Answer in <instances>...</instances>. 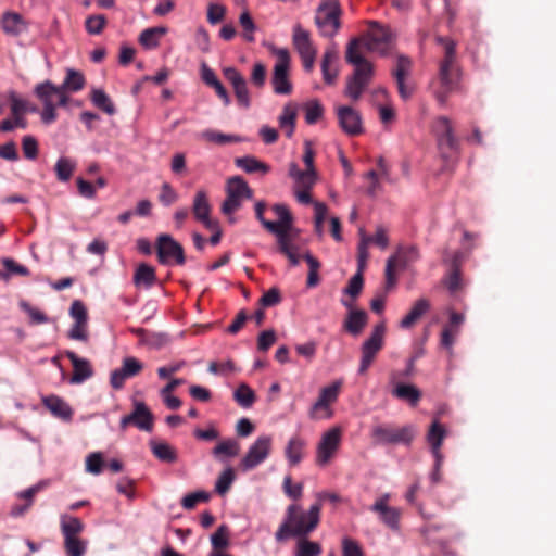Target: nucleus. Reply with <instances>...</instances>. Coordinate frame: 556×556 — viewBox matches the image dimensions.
I'll return each mask as SVG.
<instances>
[{"instance_id":"obj_27","label":"nucleus","mask_w":556,"mask_h":556,"mask_svg":"<svg viewBox=\"0 0 556 556\" xmlns=\"http://www.w3.org/2000/svg\"><path fill=\"white\" fill-rule=\"evenodd\" d=\"M445 435V428L438 420H434L431 424L430 429L427 433V441L430 445L431 453L434 459H438L439 462L441 456H443V454L441 453V446Z\"/></svg>"},{"instance_id":"obj_46","label":"nucleus","mask_w":556,"mask_h":556,"mask_svg":"<svg viewBox=\"0 0 556 556\" xmlns=\"http://www.w3.org/2000/svg\"><path fill=\"white\" fill-rule=\"evenodd\" d=\"M458 255L455 254L452 261V271L445 278L444 283L447 290L454 294L462 288L460 269L457 265Z\"/></svg>"},{"instance_id":"obj_23","label":"nucleus","mask_w":556,"mask_h":556,"mask_svg":"<svg viewBox=\"0 0 556 556\" xmlns=\"http://www.w3.org/2000/svg\"><path fill=\"white\" fill-rule=\"evenodd\" d=\"M338 59H339V55H338L337 47L334 45L329 46L323 55V60H321V64H320L323 79L327 85H333L338 77V73H339L338 67H337Z\"/></svg>"},{"instance_id":"obj_5","label":"nucleus","mask_w":556,"mask_h":556,"mask_svg":"<svg viewBox=\"0 0 556 556\" xmlns=\"http://www.w3.org/2000/svg\"><path fill=\"white\" fill-rule=\"evenodd\" d=\"M341 7L339 0H325L318 8L315 23L324 37H333L340 29Z\"/></svg>"},{"instance_id":"obj_15","label":"nucleus","mask_w":556,"mask_h":556,"mask_svg":"<svg viewBox=\"0 0 556 556\" xmlns=\"http://www.w3.org/2000/svg\"><path fill=\"white\" fill-rule=\"evenodd\" d=\"M342 441V428L331 427L321 434L316 447V464L326 466L337 454Z\"/></svg>"},{"instance_id":"obj_18","label":"nucleus","mask_w":556,"mask_h":556,"mask_svg":"<svg viewBox=\"0 0 556 556\" xmlns=\"http://www.w3.org/2000/svg\"><path fill=\"white\" fill-rule=\"evenodd\" d=\"M419 258V251L415 245L399 250L397 254L390 256L386 265V289L389 291L395 286L394 267L396 265L406 267Z\"/></svg>"},{"instance_id":"obj_34","label":"nucleus","mask_w":556,"mask_h":556,"mask_svg":"<svg viewBox=\"0 0 556 556\" xmlns=\"http://www.w3.org/2000/svg\"><path fill=\"white\" fill-rule=\"evenodd\" d=\"M289 175L295 181L299 187L311 189L316 181V169L302 170L295 163H291L289 166Z\"/></svg>"},{"instance_id":"obj_54","label":"nucleus","mask_w":556,"mask_h":556,"mask_svg":"<svg viewBox=\"0 0 556 556\" xmlns=\"http://www.w3.org/2000/svg\"><path fill=\"white\" fill-rule=\"evenodd\" d=\"M211 544L214 549H223L229 544V529L226 525H222L211 535Z\"/></svg>"},{"instance_id":"obj_47","label":"nucleus","mask_w":556,"mask_h":556,"mask_svg":"<svg viewBox=\"0 0 556 556\" xmlns=\"http://www.w3.org/2000/svg\"><path fill=\"white\" fill-rule=\"evenodd\" d=\"M240 452L239 443L233 439H228L219 442L212 451L215 457L225 455L227 457H235Z\"/></svg>"},{"instance_id":"obj_36","label":"nucleus","mask_w":556,"mask_h":556,"mask_svg":"<svg viewBox=\"0 0 556 556\" xmlns=\"http://www.w3.org/2000/svg\"><path fill=\"white\" fill-rule=\"evenodd\" d=\"M152 454L161 462L173 464L177 460L176 450L166 442L150 441Z\"/></svg>"},{"instance_id":"obj_17","label":"nucleus","mask_w":556,"mask_h":556,"mask_svg":"<svg viewBox=\"0 0 556 556\" xmlns=\"http://www.w3.org/2000/svg\"><path fill=\"white\" fill-rule=\"evenodd\" d=\"M156 254L161 264L166 265L174 260L178 265L186 262L182 245L170 235L162 233L156 239Z\"/></svg>"},{"instance_id":"obj_51","label":"nucleus","mask_w":556,"mask_h":556,"mask_svg":"<svg viewBox=\"0 0 556 556\" xmlns=\"http://www.w3.org/2000/svg\"><path fill=\"white\" fill-rule=\"evenodd\" d=\"M75 169V163L67 157H60L55 164L56 177L60 181H68Z\"/></svg>"},{"instance_id":"obj_45","label":"nucleus","mask_w":556,"mask_h":556,"mask_svg":"<svg viewBox=\"0 0 556 556\" xmlns=\"http://www.w3.org/2000/svg\"><path fill=\"white\" fill-rule=\"evenodd\" d=\"M361 240L357 245V269L364 271L369 257L368 245L371 243V237L365 235L364 230H359Z\"/></svg>"},{"instance_id":"obj_14","label":"nucleus","mask_w":556,"mask_h":556,"mask_svg":"<svg viewBox=\"0 0 556 556\" xmlns=\"http://www.w3.org/2000/svg\"><path fill=\"white\" fill-rule=\"evenodd\" d=\"M292 43L299 53L305 72H312L315 65L317 50L311 40V34L300 24H295L292 29Z\"/></svg>"},{"instance_id":"obj_62","label":"nucleus","mask_w":556,"mask_h":556,"mask_svg":"<svg viewBox=\"0 0 556 556\" xmlns=\"http://www.w3.org/2000/svg\"><path fill=\"white\" fill-rule=\"evenodd\" d=\"M70 316L74 321L88 323V312L80 300H75L70 307Z\"/></svg>"},{"instance_id":"obj_31","label":"nucleus","mask_w":556,"mask_h":556,"mask_svg":"<svg viewBox=\"0 0 556 556\" xmlns=\"http://www.w3.org/2000/svg\"><path fill=\"white\" fill-rule=\"evenodd\" d=\"M430 308V303L426 299L417 300L410 311L402 318L400 321V327L404 329H409L413 327L419 318L426 314Z\"/></svg>"},{"instance_id":"obj_63","label":"nucleus","mask_w":556,"mask_h":556,"mask_svg":"<svg viewBox=\"0 0 556 556\" xmlns=\"http://www.w3.org/2000/svg\"><path fill=\"white\" fill-rule=\"evenodd\" d=\"M281 302V294L278 288L273 287L266 291L260 299L258 303L262 307H270Z\"/></svg>"},{"instance_id":"obj_53","label":"nucleus","mask_w":556,"mask_h":556,"mask_svg":"<svg viewBox=\"0 0 556 556\" xmlns=\"http://www.w3.org/2000/svg\"><path fill=\"white\" fill-rule=\"evenodd\" d=\"M321 554V546L317 542L308 540H300L298 542L295 556H319Z\"/></svg>"},{"instance_id":"obj_39","label":"nucleus","mask_w":556,"mask_h":556,"mask_svg":"<svg viewBox=\"0 0 556 556\" xmlns=\"http://www.w3.org/2000/svg\"><path fill=\"white\" fill-rule=\"evenodd\" d=\"M61 532L64 539L78 538L84 530V523L75 516L63 515L61 516Z\"/></svg>"},{"instance_id":"obj_43","label":"nucleus","mask_w":556,"mask_h":556,"mask_svg":"<svg viewBox=\"0 0 556 556\" xmlns=\"http://www.w3.org/2000/svg\"><path fill=\"white\" fill-rule=\"evenodd\" d=\"M92 103L108 115L115 114L116 110L111 98L102 89H93L91 92Z\"/></svg>"},{"instance_id":"obj_26","label":"nucleus","mask_w":556,"mask_h":556,"mask_svg":"<svg viewBox=\"0 0 556 556\" xmlns=\"http://www.w3.org/2000/svg\"><path fill=\"white\" fill-rule=\"evenodd\" d=\"M129 415H135L131 424L138 429L151 432L153 429V415L143 402H136L134 410Z\"/></svg>"},{"instance_id":"obj_44","label":"nucleus","mask_w":556,"mask_h":556,"mask_svg":"<svg viewBox=\"0 0 556 556\" xmlns=\"http://www.w3.org/2000/svg\"><path fill=\"white\" fill-rule=\"evenodd\" d=\"M233 399L241 407L250 408L254 404L256 396L247 383H241L233 392Z\"/></svg>"},{"instance_id":"obj_16","label":"nucleus","mask_w":556,"mask_h":556,"mask_svg":"<svg viewBox=\"0 0 556 556\" xmlns=\"http://www.w3.org/2000/svg\"><path fill=\"white\" fill-rule=\"evenodd\" d=\"M273 439L270 435H260L249 447L240 462L243 471H249L261 465L270 454Z\"/></svg>"},{"instance_id":"obj_30","label":"nucleus","mask_w":556,"mask_h":556,"mask_svg":"<svg viewBox=\"0 0 556 556\" xmlns=\"http://www.w3.org/2000/svg\"><path fill=\"white\" fill-rule=\"evenodd\" d=\"M306 441L300 435H293L288 441L285 448V456L290 466H296L303 458Z\"/></svg>"},{"instance_id":"obj_58","label":"nucleus","mask_w":556,"mask_h":556,"mask_svg":"<svg viewBox=\"0 0 556 556\" xmlns=\"http://www.w3.org/2000/svg\"><path fill=\"white\" fill-rule=\"evenodd\" d=\"M22 150L27 160H36L38 156V141L35 137L27 135L22 139Z\"/></svg>"},{"instance_id":"obj_25","label":"nucleus","mask_w":556,"mask_h":556,"mask_svg":"<svg viewBox=\"0 0 556 556\" xmlns=\"http://www.w3.org/2000/svg\"><path fill=\"white\" fill-rule=\"evenodd\" d=\"M273 211L278 216L279 220L274 222V224L277 225L278 232H271L275 235L276 239L290 237L291 229H292V215L285 204H275L273 206Z\"/></svg>"},{"instance_id":"obj_7","label":"nucleus","mask_w":556,"mask_h":556,"mask_svg":"<svg viewBox=\"0 0 556 556\" xmlns=\"http://www.w3.org/2000/svg\"><path fill=\"white\" fill-rule=\"evenodd\" d=\"M274 53L277 56V61L271 76L273 90L276 94H290L292 92V83L289 77L290 53L286 48L275 49Z\"/></svg>"},{"instance_id":"obj_37","label":"nucleus","mask_w":556,"mask_h":556,"mask_svg":"<svg viewBox=\"0 0 556 556\" xmlns=\"http://www.w3.org/2000/svg\"><path fill=\"white\" fill-rule=\"evenodd\" d=\"M295 119H296V106L292 103H287L281 114L278 117L279 126L282 130H285L286 136L291 138L294 128H295Z\"/></svg>"},{"instance_id":"obj_52","label":"nucleus","mask_w":556,"mask_h":556,"mask_svg":"<svg viewBox=\"0 0 556 556\" xmlns=\"http://www.w3.org/2000/svg\"><path fill=\"white\" fill-rule=\"evenodd\" d=\"M239 23L243 29L242 36L244 40L248 42H253L255 40L254 31L256 30V25L248 11H243L240 14Z\"/></svg>"},{"instance_id":"obj_42","label":"nucleus","mask_w":556,"mask_h":556,"mask_svg":"<svg viewBox=\"0 0 556 556\" xmlns=\"http://www.w3.org/2000/svg\"><path fill=\"white\" fill-rule=\"evenodd\" d=\"M85 86V77L84 75L73 68H68L66 71V76L63 83L60 85L61 89H65L70 92H78Z\"/></svg>"},{"instance_id":"obj_11","label":"nucleus","mask_w":556,"mask_h":556,"mask_svg":"<svg viewBox=\"0 0 556 556\" xmlns=\"http://www.w3.org/2000/svg\"><path fill=\"white\" fill-rule=\"evenodd\" d=\"M433 131L437 137L439 150L444 159L452 153L459 152V143L455 137L452 122L446 116H439L433 122Z\"/></svg>"},{"instance_id":"obj_38","label":"nucleus","mask_w":556,"mask_h":556,"mask_svg":"<svg viewBox=\"0 0 556 556\" xmlns=\"http://www.w3.org/2000/svg\"><path fill=\"white\" fill-rule=\"evenodd\" d=\"M367 313L362 309L351 311L344 321V327L353 336L362 332L367 324Z\"/></svg>"},{"instance_id":"obj_22","label":"nucleus","mask_w":556,"mask_h":556,"mask_svg":"<svg viewBox=\"0 0 556 556\" xmlns=\"http://www.w3.org/2000/svg\"><path fill=\"white\" fill-rule=\"evenodd\" d=\"M192 213L194 218L203 224L207 229H215L216 222L210 217L211 205L206 192L204 190H198L192 202Z\"/></svg>"},{"instance_id":"obj_28","label":"nucleus","mask_w":556,"mask_h":556,"mask_svg":"<svg viewBox=\"0 0 556 556\" xmlns=\"http://www.w3.org/2000/svg\"><path fill=\"white\" fill-rule=\"evenodd\" d=\"M2 30L10 36H18L27 30V23L15 12H5L1 18Z\"/></svg>"},{"instance_id":"obj_32","label":"nucleus","mask_w":556,"mask_h":556,"mask_svg":"<svg viewBox=\"0 0 556 556\" xmlns=\"http://www.w3.org/2000/svg\"><path fill=\"white\" fill-rule=\"evenodd\" d=\"M132 281L137 288L150 289L156 281L155 269L146 263L138 265Z\"/></svg>"},{"instance_id":"obj_10","label":"nucleus","mask_w":556,"mask_h":556,"mask_svg":"<svg viewBox=\"0 0 556 556\" xmlns=\"http://www.w3.org/2000/svg\"><path fill=\"white\" fill-rule=\"evenodd\" d=\"M359 39V47L363 46L369 52L386 55L391 49L392 34L388 27L377 22H370V29Z\"/></svg>"},{"instance_id":"obj_60","label":"nucleus","mask_w":556,"mask_h":556,"mask_svg":"<svg viewBox=\"0 0 556 556\" xmlns=\"http://www.w3.org/2000/svg\"><path fill=\"white\" fill-rule=\"evenodd\" d=\"M103 457L100 452L91 453L86 458V471L92 475H99L102 471Z\"/></svg>"},{"instance_id":"obj_3","label":"nucleus","mask_w":556,"mask_h":556,"mask_svg":"<svg viewBox=\"0 0 556 556\" xmlns=\"http://www.w3.org/2000/svg\"><path fill=\"white\" fill-rule=\"evenodd\" d=\"M437 41L444 48V58L440 63L439 71L441 89L435 92V98L441 105H444L448 94L456 89L459 79V74L455 66L456 43L447 37H438Z\"/></svg>"},{"instance_id":"obj_40","label":"nucleus","mask_w":556,"mask_h":556,"mask_svg":"<svg viewBox=\"0 0 556 556\" xmlns=\"http://www.w3.org/2000/svg\"><path fill=\"white\" fill-rule=\"evenodd\" d=\"M167 33V28L151 27L141 31L139 36V42L146 49H155L160 45V37Z\"/></svg>"},{"instance_id":"obj_20","label":"nucleus","mask_w":556,"mask_h":556,"mask_svg":"<svg viewBox=\"0 0 556 556\" xmlns=\"http://www.w3.org/2000/svg\"><path fill=\"white\" fill-rule=\"evenodd\" d=\"M223 74L232 86L238 103L242 108L249 109L251 105V99L248 89V84L243 75L236 67L232 66L225 67L223 70Z\"/></svg>"},{"instance_id":"obj_35","label":"nucleus","mask_w":556,"mask_h":556,"mask_svg":"<svg viewBox=\"0 0 556 556\" xmlns=\"http://www.w3.org/2000/svg\"><path fill=\"white\" fill-rule=\"evenodd\" d=\"M43 483H37L24 491H21L17 493V497L23 498L26 501L24 505H14L11 508V516L13 517H20L24 515L29 507L33 505V498L34 496L43 488Z\"/></svg>"},{"instance_id":"obj_57","label":"nucleus","mask_w":556,"mask_h":556,"mask_svg":"<svg viewBox=\"0 0 556 556\" xmlns=\"http://www.w3.org/2000/svg\"><path fill=\"white\" fill-rule=\"evenodd\" d=\"M105 24H106V18L102 14L90 15L86 18V22H85L86 30L90 35L101 34Z\"/></svg>"},{"instance_id":"obj_29","label":"nucleus","mask_w":556,"mask_h":556,"mask_svg":"<svg viewBox=\"0 0 556 556\" xmlns=\"http://www.w3.org/2000/svg\"><path fill=\"white\" fill-rule=\"evenodd\" d=\"M42 403L53 416L63 420H71L73 410L71 406L60 396L48 395L42 399Z\"/></svg>"},{"instance_id":"obj_56","label":"nucleus","mask_w":556,"mask_h":556,"mask_svg":"<svg viewBox=\"0 0 556 556\" xmlns=\"http://www.w3.org/2000/svg\"><path fill=\"white\" fill-rule=\"evenodd\" d=\"M202 137L211 142L217 143V144H226L231 142H239L241 141V138L233 135H226L214 130H205L202 134Z\"/></svg>"},{"instance_id":"obj_1","label":"nucleus","mask_w":556,"mask_h":556,"mask_svg":"<svg viewBox=\"0 0 556 556\" xmlns=\"http://www.w3.org/2000/svg\"><path fill=\"white\" fill-rule=\"evenodd\" d=\"M321 504H313L307 511L300 505L291 504L287 507L286 516L275 533L277 542H285L290 538L304 539L313 532L320 521Z\"/></svg>"},{"instance_id":"obj_9","label":"nucleus","mask_w":556,"mask_h":556,"mask_svg":"<svg viewBox=\"0 0 556 556\" xmlns=\"http://www.w3.org/2000/svg\"><path fill=\"white\" fill-rule=\"evenodd\" d=\"M227 197L222 204V212L230 215L236 212L244 199H251L253 191L247 181L240 176H233L228 179L226 186Z\"/></svg>"},{"instance_id":"obj_64","label":"nucleus","mask_w":556,"mask_h":556,"mask_svg":"<svg viewBox=\"0 0 556 556\" xmlns=\"http://www.w3.org/2000/svg\"><path fill=\"white\" fill-rule=\"evenodd\" d=\"M342 555L343 556H364L359 544L348 536L342 539Z\"/></svg>"},{"instance_id":"obj_49","label":"nucleus","mask_w":556,"mask_h":556,"mask_svg":"<svg viewBox=\"0 0 556 556\" xmlns=\"http://www.w3.org/2000/svg\"><path fill=\"white\" fill-rule=\"evenodd\" d=\"M87 544V541L79 538L64 539V548L67 556H84Z\"/></svg>"},{"instance_id":"obj_12","label":"nucleus","mask_w":556,"mask_h":556,"mask_svg":"<svg viewBox=\"0 0 556 556\" xmlns=\"http://www.w3.org/2000/svg\"><path fill=\"white\" fill-rule=\"evenodd\" d=\"M342 382L334 381L320 389L319 395L309 410L312 419H330L333 416L331 405L337 402Z\"/></svg>"},{"instance_id":"obj_33","label":"nucleus","mask_w":556,"mask_h":556,"mask_svg":"<svg viewBox=\"0 0 556 556\" xmlns=\"http://www.w3.org/2000/svg\"><path fill=\"white\" fill-rule=\"evenodd\" d=\"M391 393L394 397L406 401L413 407L417 406L421 399V391L414 384H396Z\"/></svg>"},{"instance_id":"obj_21","label":"nucleus","mask_w":556,"mask_h":556,"mask_svg":"<svg viewBox=\"0 0 556 556\" xmlns=\"http://www.w3.org/2000/svg\"><path fill=\"white\" fill-rule=\"evenodd\" d=\"M338 122L341 129L349 136H357L363 132L361 113L351 106H340L337 110Z\"/></svg>"},{"instance_id":"obj_50","label":"nucleus","mask_w":556,"mask_h":556,"mask_svg":"<svg viewBox=\"0 0 556 556\" xmlns=\"http://www.w3.org/2000/svg\"><path fill=\"white\" fill-rule=\"evenodd\" d=\"M305 122L309 125L315 124L324 114V108L317 100L308 101L304 104Z\"/></svg>"},{"instance_id":"obj_55","label":"nucleus","mask_w":556,"mask_h":556,"mask_svg":"<svg viewBox=\"0 0 556 556\" xmlns=\"http://www.w3.org/2000/svg\"><path fill=\"white\" fill-rule=\"evenodd\" d=\"M314 211H315V217H314L315 233L318 236V238H321L324 236L323 223L326 219L328 207L323 202H315Z\"/></svg>"},{"instance_id":"obj_48","label":"nucleus","mask_w":556,"mask_h":556,"mask_svg":"<svg viewBox=\"0 0 556 556\" xmlns=\"http://www.w3.org/2000/svg\"><path fill=\"white\" fill-rule=\"evenodd\" d=\"M235 478L236 475L233 469L231 467H227L217 478L215 483V491L219 495L226 494L229 491L232 482L235 481Z\"/></svg>"},{"instance_id":"obj_2","label":"nucleus","mask_w":556,"mask_h":556,"mask_svg":"<svg viewBox=\"0 0 556 556\" xmlns=\"http://www.w3.org/2000/svg\"><path fill=\"white\" fill-rule=\"evenodd\" d=\"M345 60L348 63L355 66L353 74L346 79L344 93L353 101H357L364 90L370 84L374 76V66L367 61L359 52V39L353 38L350 40Z\"/></svg>"},{"instance_id":"obj_6","label":"nucleus","mask_w":556,"mask_h":556,"mask_svg":"<svg viewBox=\"0 0 556 556\" xmlns=\"http://www.w3.org/2000/svg\"><path fill=\"white\" fill-rule=\"evenodd\" d=\"M416 434V428L413 425H406L402 428H393L386 425L375 426L371 430V437L379 445H409Z\"/></svg>"},{"instance_id":"obj_41","label":"nucleus","mask_w":556,"mask_h":556,"mask_svg":"<svg viewBox=\"0 0 556 556\" xmlns=\"http://www.w3.org/2000/svg\"><path fill=\"white\" fill-rule=\"evenodd\" d=\"M235 164L237 167L241 168L242 170H244L248 174H253L256 172H262L263 174H266L270 169L267 164H265V163L258 161L256 157L250 156V155L237 157L235 160Z\"/></svg>"},{"instance_id":"obj_13","label":"nucleus","mask_w":556,"mask_h":556,"mask_svg":"<svg viewBox=\"0 0 556 556\" xmlns=\"http://www.w3.org/2000/svg\"><path fill=\"white\" fill-rule=\"evenodd\" d=\"M59 86L54 85L51 80H45L39 83L34 88L35 96L42 103V111L40 113L41 122L46 125H50L54 123L58 118L56 114V104L54 99H56V93L59 92Z\"/></svg>"},{"instance_id":"obj_4","label":"nucleus","mask_w":556,"mask_h":556,"mask_svg":"<svg viewBox=\"0 0 556 556\" xmlns=\"http://www.w3.org/2000/svg\"><path fill=\"white\" fill-rule=\"evenodd\" d=\"M277 249L289 260L290 266L292 267L298 266L300 264L301 257H303L308 265L306 286L308 288H315L318 286V271L320 268V262L309 252L301 255L299 252V247L292 242V236L277 239Z\"/></svg>"},{"instance_id":"obj_24","label":"nucleus","mask_w":556,"mask_h":556,"mask_svg":"<svg viewBox=\"0 0 556 556\" xmlns=\"http://www.w3.org/2000/svg\"><path fill=\"white\" fill-rule=\"evenodd\" d=\"M66 356L73 365V375L70 379L71 383L79 384L92 377L93 370L88 359L78 357L76 353L72 351H67Z\"/></svg>"},{"instance_id":"obj_8","label":"nucleus","mask_w":556,"mask_h":556,"mask_svg":"<svg viewBox=\"0 0 556 556\" xmlns=\"http://www.w3.org/2000/svg\"><path fill=\"white\" fill-rule=\"evenodd\" d=\"M386 326L383 323L377 324L369 338L366 339L361 346V361L358 366V375H365L372 365L378 353L383 346Z\"/></svg>"},{"instance_id":"obj_59","label":"nucleus","mask_w":556,"mask_h":556,"mask_svg":"<svg viewBox=\"0 0 556 556\" xmlns=\"http://www.w3.org/2000/svg\"><path fill=\"white\" fill-rule=\"evenodd\" d=\"M363 273L364 271H359L357 269L356 274L351 277L346 288L344 289L345 294H349L352 298H356L362 292L364 285Z\"/></svg>"},{"instance_id":"obj_19","label":"nucleus","mask_w":556,"mask_h":556,"mask_svg":"<svg viewBox=\"0 0 556 556\" xmlns=\"http://www.w3.org/2000/svg\"><path fill=\"white\" fill-rule=\"evenodd\" d=\"M391 495L389 493L382 494L371 505L370 510L377 513L383 525L390 528L392 531L400 530L401 509L389 506Z\"/></svg>"},{"instance_id":"obj_61","label":"nucleus","mask_w":556,"mask_h":556,"mask_svg":"<svg viewBox=\"0 0 556 556\" xmlns=\"http://www.w3.org/2000/svg\"><path fill=\"white\" fill-rule=\"evenodd\" d=\"M67 336L72 340L88 341V323L74 321Z\"/></svg>"}]
</instances>
